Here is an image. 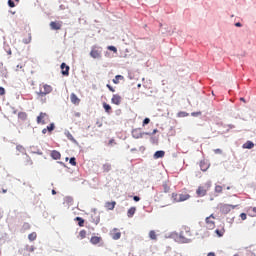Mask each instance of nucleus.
<instances>
[{
  "label": "nucleus",
  "mask_w": 256,
  "mask_h": 256,
  "mask_svg": "<svg viewBox=\"0 0 256 256\" xmlns=\"http://www.w3.org/2000/svg\"><path fill=\"white\" fill-rule=\"evenodd\" d=\"M179 237L182 240V242L187 243L190 240L189 237H191L190 228L187 227V226L182 227V229L180 231V234H179Z\"/></svg>",
  "instance_id": "nucleus-1"
},
{
  "label": "nucleus",
  "mask_w": 256,
  "mask_h": 256,
  "mask_svg": "<svg viewBox=\"0 0 256 256\" xmlns=\"http://www.w3.org/2000/svg\"><path fill=\"white\" fill-rule=\"evenodd\" d=\"M210 187H211V183H210V182L204 184L203 186H199V187L197 188V190H196V195H197L198 197H204V196H206V195H207V192H208L209 189H210Z\"/></svg>",
  "instance_id": "nucleus-2"
},
{
  "label": "nucleus",
  "mask_w": 256,
  "mask_h": 256,
  "mask_svg": "<svg viewBox=\"0 0 256 256\" xmlns=\"http://www.w3.org/2000/svg\"><path fill=\"white\" fill-rule=\"evenodd\" d=\"M90 57L93 59H101L102 57V48L98 46H93L90 50Z\"/></svg>",
  "instance_id": "nucleus-3"
},
{
  "label": "nucleus",
  "mask_w": 256,
  "mask_h": 256,
  "mask_svg": "<svg viewBox=\"0 0 256 256\" xmlns=\"http://www.w3.org/2000/svg\"><path fill=\"white\" fill-rule=\"evenodd\" d=\"M52 92V87L49 85H43L38 92L39 97H45Z\"/></svg>",
  "instance_id": "nucleus-4"
},
{
  "label": "nucleus",
  "mask_w": 256,
  "mask_h": 256,
  "mask_svg": "<svg viewBox=\"0 0 256 256\" xmlns=\"http://www.w3.org/2000/svg\"><path fill=\"white\" fill-rule=\"evenodd\" d=\"M215 217L213 214H210V216L206 217V228L208 230H214L215 228Z\"/></svg>",
  "instance_id": "nucleus-5"
},
{
  "label": "nucleus",
  "mask_w": 256,
  "mask_h": 256,
  "mask_svg": "<svg viewBox=\"0 0 256 256\" xmlns=\"http://www.w3.org/2000/svg\"><path fill=\"white\" fill-rule=\"evenodd\" d=\"M122 101H123V98L121 97V95L113 94V96L111 98V103L112 104H114L116 106H120Z\"/></svg>",
  "instance_id": "nucleus-6"
},
{
  "label": "nucleus",
  "mask_w": 256,
  "mask_h": 256,
  "mask_svg": "<svg viewBox=\"0 0 256 256\" xmlns=\"http://www.w3.org/2000/svg\"><path fill=\"white\" fill-rule=\"evenodd\" d=\"M63 27V22L61 21H55L50 23V28L53 31H59Z\"/></svg>",
  "instance_id": "nucleus-7"
},
{
  "label": "nucleus",
  "mask_w": 256,
  "mask_h": 256,
  "mask_svg": "<svg viewBox=\"0 0 256 256\" xmlns=\"http://www.w3.org/2000/svg\"><path fill=\"white\" fill-rule=\"evenodd\" d=\"M61 73L63 76H69L70 75V66H68L66 63H62L60 65Z\"/></svg>",
  "instance_id": "nucleus-8"
},
{
  "label": "nucleus",
  "mask_w": 256,
  "mask_h": 256,
  "mask_svg": "<svg viewBox=\"0 0 256 256\" xmlns=\"http://www.w3.org/2000/svg\"><path fill=\"white\" fill-rule=\"evenodd\" d=\"M70 101L75 106H79L81 103V99L75 93L70 94Z\"/></svg>",
  "instance_id": "nucleus-9"
},
{
  "label": "nucleus",
  "mask_w": 256,
  "mask_h": 256,
  "mask_svg": "<svg viewBox=\"0 0 256 256\" xmlns=\"http://www.w3.org/2000/svg\"><path fill=\"white\" fill-rule=\"evenodd\" d=\"M143 134L144 133H142V130L140 128H136V129L132 130V137L134 139L143 138Z\"/></svg>",
  "instance_id": "nucleus-10"
},
{
  "label": "nucleus",
  "mask_w": 256,
  "mask_h": 256,
  "mask_svg": "<svg viewBox=\"0 0 256 256\" xmlns=\"http://www.w3.org/2000/svg\"><path fill=\"white\" fill-rule=\"evenodd\" d=\"M111 237H112V239H114V240L121 239V233H120L119 229L114 228V229L112 230V232H111Z\"/></svg>",
  "instance_id": "nucleus-11"
},
{
  "label": "nucleus",
  "mask_w": 256,
  "mask_h": 256,
  "mask_svg": "<svg viewBox=\"0 0 256 256\" xmlns=\"http://www.w3.org/2000/svg\"><path fill=\"white\" fill-rule=\"evenodd\" d=\"M45 117H47L46 113L41 112L40 115L37 117L38 124H45Z\"/></svg>",
  "instance_id": "nucleus-12"
},
{
  "label": "nucleus",
  "mask_w": 256,
  "mask_h": 256,
  "mask_svg": "<svg viewBox=\"0 0 256 256\" xmlns=\"http://www.w3.org/2000/svg\"><path fill=\"white\" fill-rule=\"evenodd\" d=\"M51 157L54 159V160H59L61 159V152L57 151V150H52L51 151Z\"/></svg>",
  "instance_id": "nucleus-13"
},
{
  "label": "nucleus",
  "mask_w": 256,
  "mask_h": 256,
  "mask_svg": "<svg viewBox=\"0 0 256 256\" xmlns=\"http://www.w3.org/2000/svg\"><path fill=\"white\" fill-rule=\"evenodd\" d=\"M137 211V208H135V206H132L131 208H129V210L127 211V217L128 218H133L135 213Z\"/></svg>",
  "instance_id": "nucleus-14"
},
{
  "label": "nucleus",
  "mask_w": 256,
  "mask_h": 256,
  "mask_svg": "<svg viewBox=\"0 0 256 256\" xmlns=\"http://www.w3.org/2000/svg\"><path fill=\"white\" fill-rule=\"evenodd\" d=\"M191 198V196L187 193L184 194H179V202H185L187 200H189Z\"/></svg>",
  "instance_id": "nucleus-15"
},
{
  "label": "nucleus",
  "mask_w": 256,
  "mask_h": 256,
  "mask_svg": "<svg viewBox=\"0 0 256 256\" xmlns=\"http://www.w3.org/2000/svg\"><path fill=\"white\" fill-rule=\"evenodd\" d=\"M165 156V151L164 150H158L155 152L154 154V159H160L163 158Z\"/></svg>",
  "instance_id": "nucleus-16"
},
{
  "label": "nucleus",
  "mask_w": 256,
  "mask_h": 256,
  "mask_svg": "<svg viewBox=\"0 0 256 256\" xmlns=\"http://www.w3.org/2000/svg\"><path fill=\"white\" fill-rule=\"evenodd\" d=\"M116 206V202L112 201V202H106L105 204V208L109 211L114 210V207Z\"/></svg>",
  "instance_id": "nucleus-17"
},
{
  "label": "nucleus",
  "mask_w": 256,
  "mask_h": 256,
  "mask_svg": "<svg viewBox=\"0 0 256 256\" xmlns=\"http://www.w3.org/2000/svg\"><path fill=\"white\" fill-rule=\"evenodd\" d=\"M102 241V238L99 236H93L92 238H90V243L97 245Z\"/></svg>",
  "instance_id": "nucleus-18"
},
{
  "label": "nucleus",
  "mask_w": 256,
  "mask_h": 256,
  "mask_svg": "<svg viewBox=\"0 0 256 256\" xmlns=\"http://www.w3.org/2000/svg\"><path fill=\"white\" fill-rule=\"evenodd\" d=\"M242 147L243 149H253L255 144L252 141H247Z\"/></svg>",
  "instance_id": "nucleus-19"
},
{
  "label": "nucleus",
  "mask_w": 256,
  "mask_h": 256,
  "mask_svg": "<svg viewBox=\"0 0 256 256\" xmlns=\"http://www.w3.org/2000/svg\"><path fill=\"white\" fill-rule=\"evenodd\" d=\"M247 212L250 217H256V206H254L253 208H248Z\"/></svg>",
  "instance_id": "nucleus-20"
},
{
  "label": "nucleus",
  "mask_w": 256,
  "mask_h": 256,
  "mask_svg": "<svg viewBox=\"0 0 256 256\" xmlns=\"http://www.w3.org/2000/svg\"><path fill=\"white\" fill-rule=\"evenodd\" d=\"M125 80V77L124 76H121V75H117L115 76V78L112 80L114 84H119L120 81H124Z\"/></svg>",
  "instance_id": "nucleus-21"
},
{
  "label": "nucleus",
  "mask_w": 256,
  "mask_h": 256,
  "mask_svg": "<svg viewBox=\"0 0 256 256\" xmlns=\"http://www.w3.org/2000/svg\"><path fill=\"white\" fill-rule=\"evenodd\" d=\"M104 173H109L112 169V166L110 163H105L103 164V167H102Z\"/></svg>",
  "instance_id": "nucleus-22"
},
{
  "label": "nucleus",
  "mask_w": 256,
  "mask_h": 256,
  "mask_svg": "<svg viewBox=\"0 0 256 256\" xmlns=\"http://www.w3.org/2000/svg\"><path fill=\"white\" fill-rule=\"evenodd\" d=\"M75 221L78 222V226H79V227H84L85 220H84L82 217L77 216V217L75 218Z\"/></svg>",
  "instance_id": "nucleus-23"
},
{
  "label": "nucleus",
  "mask_w": 256,
  "mask_h": 256,
  "mask_svg": "<svg viewBox=\"0 0 256 256\" xmlns=\"http://www.w3.org/2000/svg\"><path fill=\"white\" fill-rule=\"evenodd\" d=\"M103 108L105 109L107 114H111L112 108L109 104H107L106 102L103 103Z\"/></svg>",
  "instance_id": "nucleus-24"
},
{
  "label": "nucleus",
  "mask_w": 256,
  "mask_h": 256,
  "mask_svg": "<svg viewBox=\"0 0 256 256\" xmlns=\"http://www.w3.org/2000/svg\"><path fill=\"white\" fill-rule=\"evenodd\" d=\"M18 119H20V121H26L27 114L25 112L18 113Z\"/></svg>",
  "instance_id": "nucleus-25"
},
{
  "label": "nucleus",
  "mask_w": 256,
  "mask_h": 256,
  "mask_svg": "<svg viewBox=\"0 0 256 256\" xmlns=\"http://www.w3.org/2000/svg\"><path fill=\"white\" fill-rule=\"evenodd\" d=\"M86 236H87V231L81 230L78 234V239H86Z\"/></svg>",
  "instance_id": "nucleus-26"
},
{
  "label": "nucleus",
  "mask_w": 256,
  "mask_h": 256,
  "mask_svg": "<svg viewBox=\"0 0 256 256\" xmlns=\"http://www.w3.org/2000/svg\"><path fill=\"white\" fill-rule=\"evenodd\" d=\"M16 3H20V0H8L9 7H16Z\"/></svg>",
  "instance_id": "nucleus-27"
},
{
  "label": "nucleus",
  "mask_w": 256,
  "mask_h": 256,
  "mask_svg": "<svg viewBox=\"0 0 256 256\" xmlns=\"http://www.w3.org/2000/svg\"><path fill=\"white\" fill-rule=\"evenodd\" d=\"M28 239H30V241H34L37 239V234L36 232L30 233L28 234Z\"/></svg>",
  "instance_id": "nucleus-28"
},
{
  "label": "nucleus",
  "mask_w": 256,
  "mask_h": 256,
  "mask_svg": "<svg viewBox=\"0 0 256 256\" xmlns=\"http://www.w3.org/2000/svg\"><path fill=\"white\" fill-rule=\"evenodd\" d=\"M177 117H189V113L185 111H180L178 112Z\"/></svg>",
  "instance_id": "nucleus-29"
},
{
  "label": "nucleus",
  "mask_w": 256,
  "mask_h": 256,
  "mask_svg": "<svg viewBox=\"0 0 256 256\" xmlns=\"http://www.w3.org/2000/svg\"><path fill=\"white\" fill-rule=\"evenodd\" d=\"M16 150L19 152V153H25V148L24 146H21V145H18L16 146Z\"/></svg>",
  "instance_id": "nucleus-30"
},
{
  "label": "nucleus",
  "mask_w": 256,
  "mask_h": 256,
  "mask_svg": "<svg viewBox=\"0 0 256 256\" xmlns=\"http://www.w3.org/2000/svg\"><path fill=\"white\" fill-rule=\"evenodd\" d=\"M172 199H173L174 202L179 203V194L173 193L172 194Z\"/></svg>",
  "instance_id": "nucleus-31"
},
{
  "label": "nucleus",
  "mask_w": 256,
  "mask_h": 256,
  "mask_svg": "<svg viewBox=\"0 0 256 256\" xmlns=\"http://www.w3.org/2000/svg\"><path fill=\"white\" fill-rule=\"evenodd\" d=\"M149 237H150L151 239H153V240H156V239H157V235H156V233H155L154 230L150 231Z\"/></svg>",
  "instance_id": "nucleus-32"
},
{
  "label": "nucleus",
  "mask_w": 256,
  "mask_h": 256,
  "mask_svg": "<svg viewBox=\"0 0 256 256\" xmlns=\"http://www.w3.org/2000/svg\"><path fill=\"white\" fill-rule=\"evenodd\" d=\"M69 163H70L72 166H77L76 158H75V157H71L70 160H69Z\"/></svg>",
  "instance_id": "nucleus-33"
},
{
  "label": "nucleus",
  "mask_w": 256,
  "mask_h": 256,
  "mask_svg": "<svg viewBox=\"0 0 256 256\" xmlns=\"http://www.w3.org/2000/svg\"><path fill=\"white\" fill-rule=\"evenodd\" d=\"M25 250L28 251V252H30V253H32V252L35 251V247H34V246H26V247H25Z\"/></svg>",
  "instance_id": "nucleus-34"
},
{
  "label": "nucleus",
  "mask_w": 256,
  "mask_h": 256,
  "mask_svg": "<svg viewBox=\"0 0 256 256\" xmlns=\"http://www.w3.org/2000/svg\"><path fill=\"white\" fill-rule=\"evenodd\" d=\"M107 49H108L109 51L113 52V53H117V49H116L115 46L110 45V46L107 47Z\"/></svg>",
  "instance_id": "nucleus-35"
},
{
  "label": "nucleus",
  "mask_w": 256,
  "mask_h": 256,
  "mask_svg": "<svg viewBox=\"0 0 256 256\" xmlns=\"http://www.w3.org/2000/svg\"><path fill=\"white\" fill-rule=\"evenodd\" d=\"M200 168H201V171H202V172H206L207 169H208V166H205V163H201V164H200Z\"/></svg>",
  "instance_id": "nucleus-36"
},
{
  "label": "nucleus",
  "mask_w": 256,
  "mask_h": 256,
  "mask_svg": "<svg viewBox=\"0 0 256 256\" xmlns=\"http://www.w3.org/2000/svg\"><path fill=\"white\" fill-rule=\"evenodd\" d=\"M222 191H223V187H222V186L217 185V186L215 187V192H217V193H222Z\"/></svg>",
  "instance_id": "nucleus-37"
},
{
  "label": "nucleus",
  "mask_w": 256,
  "mask_h": 256,
  "mask_svg": "<svg viewBox=\"0 0 256 256\" xmlns=\"http://www.w3.org/2000/svg\"><path fill=\"white\" fill-rule=\"evenodd\" d=\"M216 234L219 236V237H223L224 235V230H216Z\"/></svg>",
  "instance_id": "nucleus-38"
},
{
  "label": "nucleus",
  "mask_w": 256,
  "mask_h": 256,
  "mask_svg": "<svg viewBox=\"0 0 256 256\" xmlns=\"http://www.w3.org/2000/svg\"><path fill=\"white\" fill-rule=\"evenodd\" d=\"M150 121H151L150 118L144 119L143 122H142V126H145V125L149 124Z\"/></svg>",
  "instance_id": "nucleus-39"
},
{
  "label": "nucleus",
  "mask_w": 256,
  "mask_h": 256,
  "mask_svg": "<svg viewBox=\"0 0 256 256\" xmlns=\"http://www.w3.org/2000/svg\"><path fill=\"white\" fill-rule=\"evenodd\" d=\"M54 128H55L54 124L51 123L50 126H48L46 129H47V131L51 132L54 130Z\"/></svg>",
  "instance_id": "nucleus-40"
},
{
  "label": "nucleus",
  "mask_w": 256,
  "mask_h": 256,
  "mask_svg": "<svg viewBox=\"0 0 256 256\" xmlns=\"http://www.w3.org/2000/svg\"><path fill=\"white\" fill-rule=\"evenodd\" d=\"M6 94V90L3 87H0V96H4Z\"/></svg>",
  "instance_id": "nucleus-41"
},
{
  "label": "nucleus",
  "mask_w": 256,
  "mask_h": 256,
  "mask_svg": "<svg viewBox=\"0 0 256 256\" xmlns=\"http://www.w3.org/2000/svg\"><path fill=\"white\" fill-rule=\"evenodd\" d=\"M240 217L243 221L247 220V214L246 213H241Z\"/></svg>",
  "instance_id": "nucleus-42"
},
{
  "label": "nucleus",
  "mask_w": 256,
  "mask_h": 256,
  "mask_svg": "<svg viewBox=\"0 0 256 256\" xmlns=\"http://www.w3.org/2000/svg\"><path fill=\"white\" fill-rule=\"evenodd\" d=\"M200 115H201V112H192L191 113L192 117H197V116H200Z\"/></svg>",
  "instance_id": "nucleus-43"
},
{
  "label": "nucleus",
  "mask_w": 256,
  "mask_h": 256,
  "mask_svg": "<svg viewBox=\"0 0 256 256\" xmlns=\"http://www.w3.org/2000/svg\"><path fill=\"white\" fill-rule=\"evenodd\" d=\"M25 44H29L31 42V35H28V40H23Z\"/></svg>",
  "instance_id": "nucleus-44"
},
{
  "label": "nucleus",
  "mask_w": 256,
  "mask_h": 256,
  "mask_svg": "<svg viewBox=\"0 0 256 256\" xmlns=\"http://www.w3.org/2000/svg\"><path fill=\"white\" fill-rule=\"evenodd\" d=\"M215 154H222V150H220V148H216V150H214Z\"/></svg>",
  "instance_id": "nucleus-45"
},
{
  "label": "nucleus",
  "mask_w": 256,
  "mask_h": 256,
  "mask_svg": "<svg viewBox=\"0 0 256 256\" xmlns=\"http://www.w3.org/2000/svg\"><path fill=\"white\" fill-rule=\"evenodd\" d=\"M107 88L109 89V91H111L112 93L115 92L114 88H112L109 84H107Z\"/></svg>",
  "instance_id": "nucleus-46"
},
{
  "label": "nucleus",
  "mask_w": 256,
  "mask_h": 256,
  "mask_svg": "<svg viewBox=\"0 0 256 256\" xmlns=\"http://www.w3.org/2000/svg\"><path fill=\"white\" fill-rule=\"evenodd\" d=\"M133 200H134L135 202H139V201H140V197L134 196V197H133Z\"/></svg>",
  "instance_id": "nucleus-47"
},
{
  "label": "nucleus",
  "mask_w": 256,
  "mask_h": 256,
  "mask_svg": "<svg viewBox=\"0 0 256 256\" xmlns=\"http://www.w3.org/2000/svg\"><path fill=\"white\" fill-rule=\"evenodd\" d=\"M157 132H158V130L155 129L152 134H151V133H144V134H146V135H154V134H156Z\"/></svg>",
  "instance_id": "nucleus-48"
},
{
  "label": "nucleus",
  "mask_w": 256,
  "mask_h": 256,
  "mask_svg": "<svg viewBox=\"0 0 256 256\" xmlns=\"http://www.w3.org/2000/svg\"><path fill=\"white\" fill-rule=\"evenodd\" d=\"M23 227H24L25 229H30L29 223H25V224L23 225Z\"/></svg>",
  "instance_id": "nucleus-49"
},
{
  "label": "nucleus",
  "mask_w": 256,
  "mask_h": 256,
  "mask_svg": "<svg viewBox=\"0 0 256 256\" xmlns=\"http://www.w3.org/2000/svg\"><path fill=\"white\" fill-rule=\"evenodd\" d=\"M7 54H8L9 56H12V50L9 49V50L7 51Z\"/></svg>",
  "instance_id": "nucleus-50"
},
{
  "label": "nucleus",
  "mask_w": 256,
  "mask_h": 256,
  "mask_svg": "<svg viewBox=\"0 0 256 256\" xmlns=\"http://www.w3.org/2000/svg\"><path fill=\"white\" fill-rule=\"evenodd\" d=\"M47 131H48V130H47L46 128H44V129L42 130V133H43V134H46Z\"/></svg>",
  "instance_id": "nucleus-51"
},
{
  "label": "nucleus",
  "mask_w": 256,
  "mask_h": 256,
  "mask_svg": "<svg viewBox=\"0 0 256 256\" xmlns=\"http://www.w3.org/2000/svg\"><path fill=\"white\" fill-rule=\"evenodd\" d=\"M208 256H216V255H215V253L210 252V253H208Z\"/></svg>",
  "instance_id": "nucleus-52"
},
{
  "label": "nucleus",
  "mask_w": 256,
  "mask_h": 256,
  "mask_svg": "<svg viewBox=\"0 0 256 256\" xmlns=\"http://www.w3.org/2000/svg\"><path fill=\"white\" fill-rule=\"evenodd\" d=\"M240 101H242V102H244V103L246 102V100H245L244 97H241V98H240Z\"/></svg>",
  "instance_id": "nucleus-53"
},
{
  "label": "nucleus",
  "mask_w": 256,
  "mask_h": 256,
  "mask_svg": "<svg viewBox=\"0 0 256 256\" xmlns=\"http://www.w3.org/2000/svg\"><path fill=\"white\" fill-rule=\"evenodd\" d=\"M28 163H30V165H33V162L30 158H28Z\"/></svg>",
  "instance_id": "nucleus-54"
},
{
  "label": "nucleus",
  "mask_w": 256,
  "mask_h": 256,
  "mask_svg": "<svg viewBox=\"0 0 256 256\" xmlns=\"http://www.w3.org/2000/svg\"><path fill=\"white\" fill-rule=\"evenodd\" d=\"M235 26L236 27H241L242 25H241V23H236Z\"/></svg>",
  "instance_id": "nucleus-55"
},
{
  "label": "nucleus",
  "mask_w": 256,
  "mask_h": 256,
  "mask_svg": "<svg viewBox=\"0 0 256 256\" xmlns=\"http://www.w3.org/2000/svg\"><path fill=\"white\" fill-rule=\"evenodd\" d=\"M8 192V190L7 189H2V193H7Z\"/></svg>",
  "instance_id": "nucleus-56"
},
{
  "label": "nucleus",
  "mask_w": 256,
  "mask_h": 256,
  "mask_svg": "<svg viewBox=\"0 0 256 256\" xmlns=\"http://www.w3.org/2000/svg\"><path fill=\"white\" fill-rule=\"evenodd\" d=\"M52 194L55 195V194H56V191H55V190H52Z\"/></svg>",
  "instance_id": "nucleus-57"
},
{
  "label": "nucleus",
  "mask_w": 256,
  "mask_h": 256,
  "mask_svg": "<svg viewBox=\"0 0 256 256\" xmlns=\"http://www.w3.org/2000/svg\"><path fill=\"white\" fill-rule=\"evenodd\" d=\"M128 256H135L134 254H132V253H130V254H128Z\"/></svg>",
  "instance_id": "nucleus-58"
},
{
  "label": "nucleus",
  "mask_w": 256,
  "mask_h": 256,
  "mask_svg": "<svg viewBox=\"0 0 256 256\" xmlns=\"http://www.w3.org/2000/svg\"><path fill=\"white\" fill-rule=\"evenodd\" d=\"M0 218H1V210H0Z\"/></svg>",
  "instance_id": "nucleus-59"
},
{
  "label": "nucleus",
  "mask_w": 256,
  "mask_h": 256,
  "mask_svg": "<svg viewBox=\"0 0 256 256\" xmlns=\"http://www.w3.org/2000/svg\"><path fill=\"white\" fill-rule=\"evenodd\" d=\"M227 189L229 190V189H230V187H227Z\"/></svg>",
  "instance_id": "nucleus-60"
},
{
  "label": "nucleus",
  "mask_w": 256,
  "mask_h": 256,
  "mask_svg": "<svg viewBox=\"0 0 256 256\" xmlns=\"http://www.w3.org/2000/svg\"><path fill=\"white\" fill-rule=\"evenodd\" d=\"M234 256H239V255H234Z\"/></svg>",
  "instance_id": "nucleus-61"
}]
</instances>
